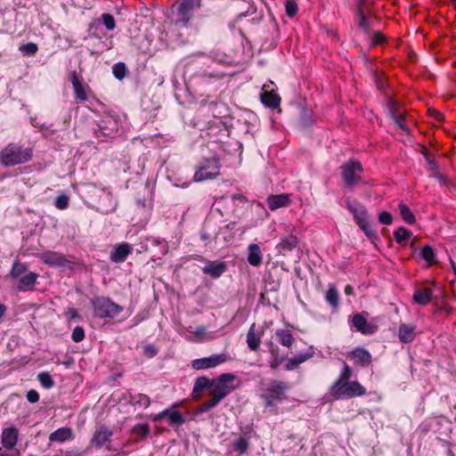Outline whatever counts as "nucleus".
Returning a JSON list of instances; mask_svg holds the SVG:
<instances>
[{
	"instance_id": "obj_30",
	"label": "nucleus",
	"mask_w": 456,
	"mask_h": 456,
	"mask_svg": "<svg viewBox=\"0 0 456 456\" xmlns=\"http://www.w3.org/2000/svg\"><path fill=\"white\" fill-rule=\"evenodd\" d=\"M248 262L253 266H258L262 262V253L257 244H249Z\"/></svg>"
},
{
	"instance_id": "obj_56",
	"label": "nucleus",
	"mask_w": 456,
	"mask_h": 456,
	"mask_svg": "<svg viewBox=\"0 0 456 456\" xmlns=\"http://www.w3.org/2000/svg\"><path fill=\"white\" fill-rule=\"evenodd\" d=\"M299 123L302 126L306 127L313 123V118L307 111L304 110L301 113Z\"/></svg>"
},
{
	"instance_id": "obj_22",
	"label": "nucleus",
	"mask_w": 456,
	"mask_h": 456,
	"mask_svg": "<svg viewBox=\"0 0 456 456\" xmlns=\"http://www.w3.org/2000/svg\"><path fill=\"white\" fill-rule=\"evenodd\" d=\"M71 439H73L72 429L66 427L58 428L49 436L51 442L63 443Z\"/></svg>"
},
{
	"instance_id": "obj_53",
	"label": "nucleus",
	"mask_w": 456,
	"mask_h": 456,
	"mask_svg": "<svg viewBox=\"0 0 456 456\" xmlns=\"http://www.w3.org/2000/svg\"><path fill=\"white\" fill-rule=\"evenodd\" d=\"M20 49L27 55H34L37 52V45L34 43H27L22 45Z\"/></svg>"
},
{
	"instance_id": "obj_27",
	"label": "nucleus",
	"mask_w": 456,
	"mask_h": 456,
	"mask_svg": "<svg viewBox=\"0 0 456 456\" xmlns=\"http://www.w3.org/2000/svg\"><path fill=\"white\" fill-rule=\"evenodd\" d=\"M356 16H357V20H358V28L363 31V33L365 35H370V21L368 20L367 19V16L362 7V4L359 3L357 7H356Z\"/></svg>"
},
{
	"instance_id": "obj_41",
	"label": "nucleus",
	"mask_w": 456,
	"mask_h": 456,
	"mask_svg": "<svg viewBox=\"0 0 456 456\" xmlns=\"http://www.w3.org/2000/svg\"><path fill=\"white\" fill-rule=\"evenodd\" d=\"M395 240L397 243L402 244L403 241L412 236V232L406 228L401 226L394 232Z\"/></svg>"
},
{
	"instance_id": "obj_45",
	"label": "nucleus",
	"mask_w": 456,
	"mask_h": 456,
	"mask_svg": "<svg viewBox=\"0 0 456 456\" xmlns=\"http://www.w3.org/2000/svg\"><path fill=\"white\" fill-rule=\"evenodd\" d=\"M220 402L215 397L211 396V398L201 404H200L197 408L198 413H203L210 411L212 408L216 407Z\"/></svg>"
},
{
	"instance_id": "obj_17",
	"label": "nucleus",
	"mask_w": 456,
	"mask_h": 456,
	"mask_svg": "<svg viewBox=\"0 0 456 456\" xmlns=\"http://www.w3.org/2000/svg\"><path fill=\"white\" fill-rule=\"evenodd\" d=\"M70 80L74 88L75 97L80 102H86L88 97L86 92V87L82 77H79L77 71H72Z\"/></svg>"
},
{
	"instance_id": "obj_24",
	"label": "nucleus",
	"mask_w": 456,
	"mask_h": 456,
	"mask_svg": "<svg viewBox=\"0 0 456 456\" xmlns=\"http://www.w3.org/2000/svg\"><path fill=\"white\" fill-rule=\"evenodd\" d=\"M290 200L287 194L271 195L267 198L268 207L271 210L287 207Z\"/></svg>"
},
{
	"instance_id": "obj_34",
	"label": "nucleus",
	"mask_w": 456,
	"mask_h": 456,
	"mask_svg": "<svg viewBox=\"0 0 456 456\" xmlns=\"http://www.w3.org/2000/svg\"><path fill=\"white\" fill-rule=\"evenodd\" d=\"M213 387V379H210L205 376H201L196 379L194 387H193V393L198 394L202 392L206 388H210Z\"/></svg>"
},
{
	"instance_id": "obj_33",
	"label": "nucleus",
	"mask_w": 456,
	"mask_h": 456,
	"mask_svg": "<svg viewBox=\"0 0 456 456\" xmlns=\"http://www.w3.org/2000/svg\"><path fill=\"white\" fill-rule=\"evenodd\" d=\"M325 299L334 309L338 307L339 296L334 284H330Z\"/></svg>"
},
{
	"instance_id": "obj_60",
	"label": "nucleus",
	"mask_w": 456,
	"mask_h": 456,
	"mask_svg": "<svg viewBox=\"0 0 456 456\" xmlns=\"http://www.w3.org/2000/svg\"><path fill=\"white\" fill-rule=\"evenodd\" d=\"M384 39V36L380 31L375 32L371 37V45H377L381 44Z\"/></svg>"
},
{
	"instance_id": "obj_5",
	"label": "nucleus",
	"mask_w": 456,
	"mask_h": 456,
	"mask_svg": "<svg viewBox=\"0 0 456 456\" xmlns=\"http://www.w3.org/2000/svg\"><path fill=\"white\" fill-rule=\"evenodd\" d=\"M94 314L98 318H113L117 316L122 310V306L115 304L107 297H96L92 301Z\"/></svg>"
},
{
	"instance_id": "obj_37",
	"label": "nucleus",
	"mask_w": 456,
	"mask_h": 456,
	"mask_svg": "<svg viewBox=\"0 0 456 456\" xmlns=\"http://www.w3.org/2000/svg\"><path fill=\"white\" fill-rule=\"evenodd\" d=\"M358 226L364 232V234L370 240V241L372 243H376V241L379 240V236L378 235L376 231L373 229L370 221H368L366 223L364 222L363 224H362Z\"/></svg>"
},
{
	"instance_id": "obj_12",
	"label": "nucleus",
	"mask_w": 456,
	"mask_h": 456,
	"mask_svg": "<svg viewBox=\"0 0 456 456\" xmlns=\"http://www.w3.org/2000/svg\"><path fill=\"white\" fill-rule=\"evenodd\" d=\"M201 0H182L178 6L179 20L176 23H182L183 26L190 20V13L195 8L200 7Z\"/></svg>"
},
{
	"instance_id": "obj_50",
	"label": "nucleus",
	"mask_w": 456,
	"mask_h": 456,
	"mask_svg": "<svg viewBox=\"0 0 456 456\" xmlns=\"http://www.w3.org/2000/svg\"><path fill=\"white\" fill-rule=\"evenodd\" d=\"M422 154H423L424 158L426 159V160H427V162H428V164L429 166L428 171L430 172V174H433L436 171H437L438 170L437 162L434 159L430 158V155H429L428 151L425 149L422 151Z\"/></svg>"
},
{
	"instance_id": "obj_42",
	"label": "nucleus",
	"mask_w": 456,
	"mask_h": 456,
	"mask_svg": "<svg viewBox=\"0 0 456 456\" xmlns=\"http://www.w3.org/2000/svg\"><path fill=\"white\" fill-rule=\"evenodd\" d=\"M112 73L118 80H122L127 74V68L124 62L115 63L112 67Z\"/></svg>"
},
{
	"instance_id": "obj_54",
	"label": "nucleus",
	"mask_w": 456,
	"mask_h": 456,
	"mask_svg": "<svg viewBox=\"0 0 456 456\" xmlns=\"http://www.w3.org/2000/svg\"><path fill=\"white\" fill-rule=\"evenodd\" d=\"M379 222L380 224L389 225L393 223V216L389 212L382 211L379 215Z\"/></svg>"
},
{
	"instance_id": "obj_7",
	"label": "nucleus",
	"mask_w": 456,
	"mask_h": 456,
	"mask_svg": "<svg viewBox=\"0 0 456 456\" xmlns=\"http://www.w3.org/2000/svg\"><path fill=\"white\" fill-rule=\"evenodd\" d=\"M220 163L218 159H206L195 172L193 179L195 182H202L213 179L219 175Z\"/></svg>"
},
{
	"instance_id": "obj_38",
	"label": "nucleus",
	"mask_w": 456,
	"mask_h": 456,
	"mask_svg": "<svg viewBox=\"0 0 456 456\" xmlns=\"http://www.w3.org/2000/svg\"><path fill=\"white\" fill-rule=\"evenodd\" d=\"M130 403L134 405H138L140 407L147 408L151 404V400L148 395L144 394H136L130 395Z\"/></svg>"
},
{
	"instance_id": "obj_9",
	"label": "nucleus",
	"mask_w": 456,
	"mask_h": 456,
	"mask_svg": "<svg viewBox=\"0 0 456 456\" xmlns=\"http://www.w3.org/2000/svg\"><path fill=\"white\" fill-rule=\"evenodd\" d=\"M351 325L363 335H372L378 330V326L369 322L362 314H354L351 319Z\"/></svg>"
},
{
	"instance_id": "obj_10",
	"label": "nucleus",
	"mask_w": 456,
	"mask_h": 456,
	"mask_svg": "<svg viewBox=\"0 0 456 456\" xmlns=\"http://www.w3.org/2000/svg\"><path fill=\"white\" fill-rule=\"evenodd\" d=\"M227 357L224 354H213L209 357H203L200 359L193 360L191 362V366L195 370H204L208 368H214L224 362H226Z\"/></svg>"
},
{
	"instance_id": "obj_48",
	"label": "nucleus",
	"mask_w": 456,
	"mask_h": 456,
	"mask_svg": "<svg viewBox=\"0 0 456 456\" xmlns=\"http://www.w3.org/2000/svg\"><path fill=\"white\" fill-rule=\"evenodd\" d=\"M102 24L108 30H113L116 28V21L113 15L110 13H103L102 15Z\"/></svg>"
},
{
	"instance_id": "obj_49",
	"label": "nucleus",
	"mask_w": 456,
	"mask_h": 456,
	"mask_svg": "<svg viewBox=\"0 0 456 456\" xmlns=\"http://www.w3.org/2000/svg\"><path fill=\"white\" fill-rule=\"evenodd\" d=\"M285 8L286 14L290 18L294 17L298 11V6L295 0H287Z\"/></svg>"
},
{
	"instance_id": "obj_59",
	"label": "nucleus",
	"mask_w": 456,
	"mask_h": 456,
	"mask_svg": "<svg viewBox=\"0 0 456 456\" xmlns=\"http://www.w3.org/2000/svg\"><path fill=\"white\" fill-rule=\"evenodd\" d=\"M429 176L437 179L441 183L444 185H448L450 183V181L444 175L439 173L438 170L433 174H430Z\"/></svg>"
},
{
	"instance_id": "obj_44",
	"label": "nucleus",
	"mask_w": 456,
	"mask_h": 456,
	"mask_svg": "<svg viewBox=\"0 0 456 456\" xmlns=\"http://www.w3.org/2000/svg\"><path fill=\"white\" fill-rule=\"evenodd\" d=\"M421 257L429 265L436 263L435 251L429 245H425L420 251Z\"/></svg>"
},
{
	"instance_id": "obj_40",
	"label": "nucleus",
	"mask_w": 456,
	"mask_h": 456,
	"mask_svg": "<svg viewBox=\"0 0 456 456\" xmlns=\"http://www.w3.org/2000/svg\"><path fill=\"white\" fill-rule=\"evenodd\" d=\"M278 352H279V347L273 346L272 345L271 348H270V354H272L273 359L271 362V368L273 370L277 369L282 363V362L285 360V357L282 355H280Z\"/></svg>"
},
{
	"instance_id": "obj_20",
	"label": "nucleus",
	"mask_w": 456,
	"mask_h": 456,
	"mask_svg": "<svg viewBox=\"0 0 456 456\" xmlns=\"http://www.w3.org/2000/svg\"><path fill=\"white\" fill-rule=\"evenodd\" d=\"M225 271V263L219 261H210L202 268V272L205 274H208L214 279L219 278Z\"/></svg>"
},
{
	"instance_id": "obj_55",
	"label": "nucleus",
	"mask_w": 456,
	"mask_h": 456,
	"mask_svg": "<svg viewBox=\"0 0 456 456\" xmlns=\"http://www.w3.org/2000/svg\"><path fill=\"white\" fill-rule=\"evenodd\" d=\"M142 351L143 354L148 358H152L158 354V349L151 344L143 346Z\"/></svg>"
},
{
	"instance_id": "obj_31",
	"label": "nucleus",
	"mask_w": 456,
	"mask_h": 456,
	"mask_svg": "<svg viewBox=\"0 0 456 456\" xmlns=\"http://www.w3.org/2000/svg\"><path fill=\"white\" fill-rule=\"evenodd\" d=\"M275 336L278 342L286 347H290L295 341V338L289 330L278 329L275 330Z\"/></svg>"
},
{
	"instance_id": "obj_36",
	"label": "nucleus",
	"mask_w": 456,
	"mask_h": 456,
	"mask_svg": "<svg viewBox=\"0 0 456 456\" xmlns=\"http://www.w3.org/2000/svg\"><path fill=\"white\" fill-rule=\"evenodd\" d=\"M343 363L344 366L340 372V375L337 381L332 385V387H339L340 384L350 381V379L353 376V370L351 367L345 362Z\"/></svg>"
},
{
	"instance_id": "obj_43",
	"label": "nucleus",
	"mask_w": 456,
	"mask_h": 456,
	"mask_svg": "<svg viewBox=\"0 0 456 456\" xmlns=\"http://www.w3.org/2000/svg\"><path fill=\"white\" fill-rule=\"evenodd\" d=\"M37 379L40 382V384L42 385V387L46 388V389H50V388H52L54 386L53 379L46 371L40 372L37 375Z\"/></svg>"
},
{
	"instance_id": "obj_29",
	"label": "nucleus",
	"mask_w": 456,
	"mask_h": 456,
	"mask_svg": "<svg viewBox=\"0 0 456 456\" xmlns=\"http://www.w3.org/2000/svg\"><path fill=\"white\" fill-rule=\"evenodd\" d=\"M28 265L25 263H22L19 260H15L12 263V269L8 274V277L11 280H20V277L25 275V273H28Z\"/></svg>"
},
{
	"instance_id": "obj_28",
	"label": "nucleus",
	"mask_w": 456,
	"mask_h": 456,
	"mask_svg": "<svg viewBox=\"0 0 456 456\" xmlns=\"http://www.w3.org/2000/svg\"><path fill=\"white\" fill-rule=\"evenodd\" d=\"M247 344L250 350L256 351L261 344V335L256 334V323H252L247 333Z\"/></svg>"
},
{
	"instance_id": "obj_1",
	"label": "nucleus",
	"mask_w": 456,
	"mask_h": 456,
	"mask_svg": "<svg viewBox=\"0 0 456 456\" xmlns=\"http://www.w3.org/2000/svg\"><path fill=\"white\" fill-rule=\"evenodd\" d=\"M32 159V150L17 143H9L0 152L1 163L4 167L23 164Z\"/></svg>"
},
{
	"instance_id": "obj_32",
	"label": "nucleus",
	"mask_w": 456,
	"mask_h": 456,
	"mask_svg": "<svg viewBox=\"0 0 456 456\" xmlns=\"http://www.w3.org/2000/svg\"><path fill=\"white\" fill-rule=\"evenodd\" d=\"M298 245V240L297 238L293 235L289 234L281 240V242L278 245L280 252H286V251H291L294 248H296Z\"/></svg>"
},
{
	"instance_id": "obj_62",
	"label": "nucleus",
	"mask_w": 456,
	"mask_h": 456,
	"mask_svg": "<svg viewBox=\"0 0 456 456\" xmlns=\"http://www.w3.org/2000/svg\"><path fill=\"white\" fill-rule=\"evenodd\" d=\"M312 356H313V354L311 353H303V354H299L294 357L297 360V363L300 365L302 362L310 359Z\"/></svg>"
},
{
	"instance_id": "obj_63",
	"label": "nucleus",
	"mask_w": 456,
	"mask_h": 456,
	"mask_svg": "<svg viewBox=\"0 0 456 456\" xmlns=\"http://www.w3.org/2000/svg\"><path fill=\"white\" fill-rule=\"evenodd\" d=\"M265 399V407H276V399L269 397V395L265 394L262 395Z\"/></svg>"
},
{
	"instance_id": "obj_15",
	"label": "nucleus",
	"mask_w": 456,
	"mask_h": 456,
	"mask_svg": "<svg viewBox=\"0 0 456 456\" xmlns=\"http://www.w3.org/2000/svg\"><path fill=\"white\" fill-rule=\"evenodd\" d=\"M165 418H167L168 419L170 426H173V425L180 426L185 422L184 416L180 411H178L176 410H173V409H166V410L160 411L154 417L153 420L159 421Z\"/></svg>"
},
{
	"instance_id": "obj_11",
	"label": "nucleus",
	"mask_w": 456,
	"mask_h": 456,
	"mask_svg": "<svg viewBox=\"0 0 456 456\" xmlns=\"http://www.w3.org/2000/svg\"><path fill=\"white\" fill-rule=\"evenodd\" d=\"M39 258L44 264L53 267H66L70 264L64 255L55 251L43 252Z\"/></svg>"
},
{
	"instance_id": "obj_35",
	"label": "nucleus",
	"mask_w": 456,
	"mask_h": 456,
	"mask_svg": "<svg viewBox=\"0 0 456 456\" xmlns=\"http://www.w3.org/2000/svg\"><path fill=\"white\" fill-rule=\"evenodd\" d=\"M398 208L401 217L406 224H413L416 222L415 216L413 215V213L411 212L408 206H406L403 203H400Z\"/></svg>"
},
{
	"instance_id": "obj_3",
	"label": "nucleus",
	"mask_w": 456,
	"mask_h": 456,
	"mask_svg": "<svg viewBox=\"0 0 456 456\" xmlns=\"http://www.w3.org/2000/svg\"><path fill=\"white\" fill-rule=\"evenodd\" d=\"M340 170L342 180L346 188L353 189L355 185L363 183L360 175L363 172V167L359 160L350 159L340 166Z\"/></svg>"
},
{
	"instance_id": "obj_47",
	"label": "nucleus",
	"mask_w": 456,
	"mask_h": 456,
	"mask_svg": "<svg viewBox=\"0 0 456 456\" xmlns=\"http://www.w3.org/2000/svg\"><path fill=\"white\" fill-rule=\"evenodd\" d=\"M134 435L145 437L150 433V426L148 424H137L132 428Z\"/></svg>"
},
{
	"instance_id": "obj_8",
	"label": "nucleus",
	"mask_w": 456,
	"mask_h": 456,
	"mask_svg": "<svg viewBox=\"0 0 456 456\" xmlns=\"http://www.w3.org/2000/svg\"><path fill=\"white\" fill-rule=\"evenodd\" d=\"M346 205L348 210L353 214L354 218L358 225L369 221V214L367 208L356 200H346Z\"/></svg>"
},
{
	"instance_id": "obj_16",
	"label": "nucleus",
	"mask_w": 456,
	"mask_h": 456,
	"mask_svg": "<svg viewBox=\"0 0 456 456\" xmlns=\"http://www.w3.org/2000/svg\"><path fill=\"white\" fill-rule=\"evenodd\" d=\"M133 248L126 242L118 243L114 247V250L110 256V259L113 263H123L126 257L132 253Z\"/></svg>"
},
{
	"instance_id": "obj_6",
	"label": "nucleus",
	"mask_w": 456,
	"mask_h": 456,
	"mask_svg": "<svg viewBox=\"0 0 456 456\" xmlns=\"http://www.w3.org/2000/svg\"><path fill=\"white\" fill-rule=\"evenodd\" d=\"M336 399L352 398L364 395L366 389L358 381H347L339 385V387H331Z\"/></svg>"
},
{
	"instance_id": "obj_61",
	"label": "nucleus",
	"mask_w": 456,
	"mask_h": 456,
	"mask_svg": "<svg viewBox=\"0 0 456 456\" xmlns=\"http://www.w3.org/2000/svg\"><path fill=\"white\" fill-rule=\"evenodd\" d=\"M299 366V364L297 363V360L295 359V357H292V358H289L288 361H287V363L285 365V369L287 370H296L297 367Z\"/></svg>"
},
{
	"instance_id": "obj_2",
	"label": "nucleus",
	"mask_w": 456,
	"mask_h": 456,
	"mask_svg": "<svg viewBox=\"0 0 456 456\" xmlns=\"http://www.w3.org/2000/svg\"><path fill=\"white\" fill-rule=\"evenodd\" d=\"M86 189L87 192L99 198L95 201L98 211L102 214H109L116 209L117 202L109 190L104 187H98L94 183L86 184Z\"/></svg>"
},
{
	"instance_id": "obj_46",
	"label": "nucleus",
	"mask_w": 456,
	"mask_h": 456,
	"mask_svg": "<svg viewBox=\"0 0 456 456\" xmlns=\"http://www.w3.org/2000/svg\"><path fill=\"white\" fill-rule=\"evenodd\" d=\"M390 118L400 129L408 132V127L404 125V118L402 114H395L394 110H391Z\"/></svg>"
},
{
	"instance_id": "obj_13",
	"label": "nucleus",
	"mask_w": 456,
	"mask_h": 456,
	"mask_svg": "<svg viewBox=\"0 0 456 456\" xmlns=\"http://www.w3.org/2000/svg\"><path fill=\"white\" fill-rule=\"evenodd\" d=\"M289 388V385L281 380L273 379L270 381L266 389V394L269 397L275 398L277 402H281L286 398V392Z\"/></svg>"
},
{
	"instance_id": "obj_18",
	"label": "nucleus",
	"mask_w": 456,
	"mask_h": 456,
	"mask_svg": "<svg viewBox=\"0 0 456 456\" xmlns=\"http://www.w3.org/2000/svg\"><path fill=\"white\" fill-rule=\"evenodd\" d=\"M350 356L354 360L355 363L367 367L371 363L372 357L370 353L363 347H356L351 353Z\"/></svg>"
},
{
	"instance_id": "obj_19",
	"label": "nucleus",
	"mask_w": 456,
	"mask_h": 456,
	"mask_svg": "<svg viewBox=\"0 0 456 456\" xmlns=\"http://www.w3.org/2000/svg\"><path fill=\"white\" fill-rule=\"evenodd\" d=\"M18 436L19 432L17 428L13 427L4 428L2 432L1 438L3 446L7 450L12 449L18 442Z\"/></svg>"
},
{
	"instance_id": "obj_23",
	"label": "nucleus",
	"mask_w": 456,
	"mask_h": 456,
	"mask_svg": "<svg viewBox=\"0 0 456 456\" xmlns=\"http://www.w3.org/2000/svg\"><path fill=\"white\" fill-rule=\"evenodd\" d=\"M398 338L402 343H410L415 338V327L411 324L402 323L398 328Z\"/></svg>"
},
{
	"instance_id": "obj_21",
	"label": "nucleus",
	"mask_w": 456,
	"mask_h": 456,
	"mask_svg": "<svg viewBox=\"0 0 456 456\" xmlns=\"http://www.w3.org/2000/svg\"><path fill=\"white\" fill-rule=\"evenodd\" d=\"M38 273L28 272L25 273L18 281L17 289L19 291L32 290L38 278Z\"/></svg>"
},
{
	"instance_id": "obj_51",
	"label": "nucleus",
	"mask_w": 456,
	"mask_h": 456,
	"mask_svg": "<svg viewBox=\"0 0 456 456\" xmlns=\"http://www.w3.org/2000/svg\"><path fill=\"white\" fill-rule=\"evenodd\" d=\"M71 338L74 342H81L85 338V330L82 326H77L72 331Z\"/></svg>"
},
{
	"instance_id": "obj_26",
	"label": "nucleus",
	"mask_w": 456,
	"mask_h": 456,
	"mask_svg": "<svg viewBox=\"0 0 456 456\" xmlns=\"http://www.w3.org/2000/svg\"><path fill=\"white\" fill-rule=\"evenodd\" d=\"M432 298V289L429 288L417 289L414 291L412 299L416 304L426 305Z\"/></svg>"
},
{
	"instance_id": "obj_52",
	"label": "nucleus",
	"mask_w": 456,
	"mask_h": 456,
	"mask_svg": "<svg viewBox=\"0 0 456 456\" xmlns=\"http://www.w3.org/2000/svg\"><path fill=\"white\" fill-rule=\"evenodd\" d=\"M69 199L66 195H60L55 199V207L61 210L66 209L69 206Z\"/></svg>"
},
{
	"instance_id": "obj_64",
	"label": "nucleus",
	"mask_w": 456,
	"mask_h": 456,
	"mask_svg": "<svg viewBox=\"0 0 456 456\" xmlns=\"http://www.w3.org/2000/svg\"><path fill=\"white\" fill-rule=\"evenodd\" d=\"M391 110H393L395 114H401L397 103L394 102L392 99L389 100V111Z\"/></svg>"
},
{
	"instance_id": "obj_39",
	"label": "nucleus",
	"mask_w": 456,
	"mask_h": 456,
	"mask_svg": "<svg viewBox=\"0 0 456 456\" xmlns=\"http://www.w3.org/2000/svg\"><path fill=\"white\" fill-rule=\"evenodd\" d=\"M232 448L233 451L239 452L240 455L246 453L248 448V439L244 436H240L232 443Z\"/></svg>"
},
{
	"instance_id": "obj_57",
	"label": "nucleus",
	"mask_w": 456,
	"mask_h": 456,
	"mask_svg": "<svg viewBox=\"0 0 456 456\" xmlns=\"http://www.w3.org/2000/svg\"><path fill=\"white\" fill-rule=\"evenodd\" d=\"M26 397L29 403H37L39 400V394L37 391L31 389V390L28 391Z\"/></svg>"
},
{
	"instance_id": "obj_4",
	"label": "nucleus",
	"mask_w": 456,
	"mask_h": 456,
	"mask_svg": "<svg viewBox=\"0 0 456 456\" xmlns=\"http://www.w3.org/2000/svg\"><path fill=\"white\" fill-rule=\"evenodd\" d=\"M237 379L233 373H224L216 379H213V390L211 396H215L219 402L224 399L229 394L236 389L232 383Z\"/></svg>"
},
{
	"instance_id": "obj_14",
	"label": "nucleus",
	"mask_w": 456,
	"mask_h": 456,
	"mask_svg": "<svg viewBox=\"0 0 456 456\" xmlns=\"http://www.w3.org/2000/svg\"><path fill=\"white\" fill-rule=\"evenodd\" d=\"M113 436V432L108 427L102 425L95 428L91 444L96 448H102L109 442Z\"/></svg>"
},
{
	"instance_id": "obj_58",
	"label": "nucleus",
	"mask_w": 456,
	"mask_h": 456,
	"mask_svg": "<svg viewBox=\"0 0 456 456\" xmlns=\"http://www.w3.org/2000/svg\"><path fill=\"white\" fill-rule=\"evenodd\" d=\"M429 176L437 179L441 183L444 185H448L450 183V181L444 175L439 173L438 170L433 174H430Z\"/></svg>"
},
{
	"instance_id": "obj_25",
	"label": "nucleus",
	"mask_w": 456,
	"mask_h": 456,
	"mask_svg": "<svg viewBox=\"0 0 456 456\" xmlns=\"http://www.w3.org/2000/svg\"><path fill=\"white\" fill-rule=\"evenodd\" d=\"M261 102L264 105L271 109H276L280 106L281 98L274 92H269L264 90V92L260 95Z\"/></svg>"
}]
</instances>
